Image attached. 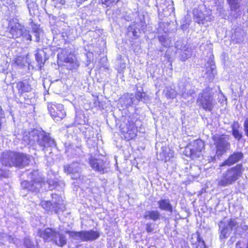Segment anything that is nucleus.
I'll list each match as a JSON object with an SVG mask.
<instances>
[{
	"mask_svg": "<svg viewBox=\"0 0 248 248\" xmlns=\"http://www.w3.org/2000/svg\"><path fill=\"white\" fill-rule=\"evenodd\" d=\"M244 128L245 135L248 137V117L246 118L244 123Z\"/></svg>",
	"mask_w": 248,
	"mask_h": 248,
	"instance_id": "ea45409f",
	"label": "nucleus"
},
{
	"mask_svg": "<svg viewBox=\"0 0 248 248\" xmlns=\"http://www.w3.org/2000/svg\"><path fill=\"white\" fill-rule=\"evenodd\" d=\"M194 20L199 24H204V21H207L203 13L197 9L193 10Z\"/></svg>",
	"mask_w": 248,
	"mask_h": 248,
	"instance_id": "5701e85b",
	"label": "nucleus"
},
{
	"mask_svg": "<svg viewBox=\"0 0 248 248\" xmlns=\"http://www.w3.org/2000/svg\"><path fill=\"white\" fill-rule=\"evenodd\" d=\"M158 207L162 210L172 212V206L169 199H161L157 202Z\"/></svg>",
	"mask_w": 248,
	"mask_h": 248,
	"instance_id": "aec40b11",
	"label": "nucleus"
},
{
	"mask_svg": "<svg viewBox=\"0 0 248 248\" xmlns=\"http://www.w3.org/2000/svg\"><path fill=\"white\" fill-rule=\"evenodd\" d=\"M243 170L241 164L228 169L216 180L217 185L219 186H227L233 184L242 176Z\"/></svg>",
	"mask_w": 248,
	"mask_h": 248,
	"instance_id": "f257e3e1",
	"label": "nucleus"
},
{
	"mask_svg": "<svg viewBox=\"0 0 248 248\" xmlns=\"http://www.w3.org/2000/svg\"><path fill=\"white\" fill-rule=\"evenodd\" d=\"M31 133V131L24 134L23 137V140L26 144L32 145L35 143V141L32 140V136L30 134Z\"/></svg>",
	"mask_w": 248,
	"mask_h": 248,
	"instance_id": "72a5a7b5",
	"label": "nucleus"
},
{
	"mask_svg": "<svg viewBox=\"0 0 248 248\" xmlns=\"http://www.w3.org/2000/svg\"><path fill=\"white\" fill-rule=\"evenodd\" d=\"M204 147L203 141L201 140H197L191 142L187 147V149L189 150L190 157L194 159L201 156Z\"/></svg>",
	"mask_w": 248,
	"mask_h": 248,
	"instance_id": "6e6552de",
	"label": "nucleus"
},
{
	"mask_svg": "<svg viewBox=\"0 0 248 248\" xmlns=\"http://www.w3.org/2000/svg\"><path fill=\"white\" fill-rule=\"evenodd\" d=\"M47 108L52 118L55 121H60L66 116L63 106L61 104H57L55 102L48 103Z\"/></svg>",
	"mask_w": 248,
	"mask_h": 248,
	"instance_id": "423d86ee",
	"label": "nucleus"
},
{
	"mask_svg": "<svg viewBox=\"0 0 248 248\" xmlns=\"http://www.w3.org/2000/svg\"><path fill=\"white\" fill-rule=\"evenodd\" d=\"M195 93V92L193 90H191L186 93H182L181 96L185 99H187L189 96H192Z\"/></svg>",
	"mask_w": 248,
	"mask_h": 248,
	"instance_id": "4c0bfd02",
	"label": "nucleus"
},
{
	"mask_svg": "<svg viewBox=\"0 0 248 248\" xmlns=\"http://www.w3.org/2000/svg\"><path fill=\"white\" fill-rule=\"evenodd\" d=\"M45 55V52L43 50L39 49L37 52L35 54V58L39 64H44L45 60L43 59V57Z\"/></svg>",
	"mask_w": 248,
	"mask_h": 248,
	"instance_id": "7c9ffc66",
	"label": "nucleus"
},
{
	"mask_svg": "<svg viewBox=\"0 0 248 248\" xmlns=\"http://www.w3.org/2000/svg\"><path fill=\"white\" fill-rule=\"evenodd\" d=\"M74 62V59L73 58V57H71V62L73 63Z\"/></svg>",
	"mask_w": 248,
	"mask_h": 248,
	"instance_id": "de8ad7c7",
	"label": "nucleus"
},
{
	"mask_svg": "<svg viewBox=\"0 0 248 248\" xmlns=\"http://www.w3.org/2000/svg\"><path fill=\"white\" fill-rule=\"evenodd\" d=\"M177 48L176 53L180 55L179 57L182 61H185L191 56V48L181 41H177L175 43Z\"/></svg>",
	"mask_w": 248,
	"mask_h": 248,
	"instance_id": "1a4fd4ad",
	"label": "nucleus"
},
{
	"mask_svg": "<svg viewBox=\"0 0 248 248\" xmlns=\"http://www.w3.org/2000/svg\"><path fill=\"white\" fill-rule=\"evenodd\" d=\"M49 188L50 189H52V188H51V186H50V187H49Z\"/></svg>",
	"mask_w": 248,
	"mask_h": 248,
	"instance_id": "8fccbe9b",
	"label": "nucleus"
},
{
	"mask_svg": "<svg viewBox=\"0 0 248 248\" xmlns=\"http://www.w3.org/2000/svg\"><path fill=\"white\" fill-rule=\"evenodd\" d=\"M227 1L230 6L232 16L234 17H237L239 8L238 0H227Z\"/></svg>",
	"mask_w": 248,
	"mask_h": 248,
	"instance_id": "4be33fe9",
	"label": "nucleus"
},
{
	"mask_svg": "<svg viewBox=\"0 0 248 248\" xmlns=\"http://www.w3.org/2000/svg\"><path fill=\"white\" fill-rule=\"evenodd\" d=\"M160 213L158 211H147L144 213V218L146 219L149 218L154 221H155L160 218Z\"/></svg>",
	"mask_w": 248,
	"mask_h": 248,
	"instance_id": "b1692460",
	"label": "nucleus"
},
{
	"mask_svg": "<svg viewBox=\"0 0 248 248\" xmlns=\"http://www.w3.org/2000/svg\"><path fill=\"white\" fill-rule=\"evenodd\" d=\"M42 185H46L44 182L40 181H36L34 179L31 182L24 181L21 183L22 190H27L32 192H39Z\"/></svg>",
	"mask_w": 248,
	"mask_h": 248,
	"instance_id": "9b49d317",
	"label": "nucleus"
},
{
	"mask_svg": "<svg viewBox=\"0 0 248 248\" xmlns=\"http://www.w3.org/2000/svg\"><path fill=\"white\" fill-rule=\"evenodd\" d=\"M31 34L34 36V41L39 42L40 38L43 34V31L38 27L35 26L32 28Z\"/></svg>",
	"mask_w": 248,
	"mask_h": 248,
	"instance_id": "bb28decb",
	"label": "nucleus"
},
{
	"mask_svg": "<svg viewBox=\"0 0 248 248\" xmlns=\"http://www.w3.org/2000/svg\"><path fill=\"white\" fill-rule=\"evenodd\" d=\"M14 158L15 162V166L16 167H20L27 166L30 162L29 156L24 154L15 153Z\"/></svg>",
	"mask_w": 248,
	"mask_h": 248,
	"instance_id": "2eb2a0df",
	"label": "nucleus"
},
{
	"mask_svg": "<svg viewBox=\"0 0 248 248\" xmlns=\"http://www.w3.org/2000/svg\"><path fill=\"white\" fill-rule=\"evenodd\" d=\"M32 140L36 142L38 145L44 150L47 147L55 146L54 139H52L49 134L43 130L33 129L30 134Z\"/></svg>",
	"mask_w": 248,
	"mask_h": 248,
	"instance_id": "f03ea898",
	"label": "nucleus"
},
{
	"mask_svg": "<svg viewBox=\"0 0 248 248\" xmlns=\"http://www.w3.org/2000/svg\"><path fill=\"white\" fill-rule=\"evenodd\" d=\"M24 26L19 24L16 19L10 20L8 31L6 32V36L10 38H16L21 37Z\"/></svg>",
	"mask_w": 248,
	"mask_h": 248,
	"instance_id": "0eeeda50",
	"label": "nucleus"
},
{
	"mask_svg": "<svg viewBox=\"0 0 248 248\" xmlns=\"http://www.w3.org/2000/svg\"><path fill=\"white\" fill-rule=\"evenodd\" d=\"M16 88L18 93L21 95L24 93L29 92L31 90V87L29 82L27 80L19 82L16 84Z\"/></svg>",
	"mask_w": 248,
	"mask_h": 248,
	"instance_id": "6ab92c4d",
	"label": "nucleus"
},
{
	"mask_svg": "<svg viewBox=\"0 0 248 248\" xmlns=\"http://www.w3.org/2000/svg\"><path fill=\"white\" fill-rule=\"evenodd\" d=\"M42 207L46 211L53 210V203L49 201H42L41 202Z\"/></svg>",
	"mask_w": 248,
	"mask_h": 248,
	"instance_id": "f704fd0d",
	"label": "nucleus"
},
{
	"mask_svg": "<svg viewBox=\"0 0 248 248\" xmlns=\"http://www.w3.org/2000/svg\"><path fill=\"white\" fill-rule=\"evenodd\" d=\"M137 16L135 19L134 24L130 27L133 30V33L136 36L137 33V30L140 32H144L146 29V24L145 22L144 16L139 13L137 14Z\"/></svg>",
	"mask_w": 248,
	"mask_h": 248,
	"instance_id": "9d476101",
	"label": "nucleus"
},
{
	"mask_svg": "<svg viewBox=\"0 0 248 248\" xmlns=\"http://www.w3.org/2000/svg\"><path fill=\"white\" fill-rule=\"evenodd\" d=\"M53 203V210L58 213L59 212L63 211L65 209V205L62 199H59L58 202L52 201Z\"/></svg>",
	"mask_w": 248,
	"mask_h": 248,
	"instance_id": "a878e982",
	"label": "nucleus"
},
{
	"mask_svg": "<svg viewBox=\"0 0 248 248\" xmlns=\"http://www.w3.org/2000/svg\"><path fill=\"white\" fill-rule=\"evenodd\" d=\"M126 97L127 99L126 105L131 106L133 104V98L132 94H127Z\"/></svg>",
	"mask_w": 248,
	"mask_h": 248,
	"instance_id": "58836bf2",
	"label": "nucleus"
},
{
	"mask_svg": "<svg viewBox=\"0 0 248 248\" xmlns=\"http://www.w3.org/2000/svg\"><path fill=\"white\" fill-rule=\"evenodd\" d=\"M219 230L220 231V238L224 239L229 237L231 233V230L228 228L226 223L221 221L219 224Z\"/></svg>",
	"mask_w": 248,
	"mask_h": 248,
	"instance_id": "a211bd4d",
	"label": "nucleus"
},
{
	"mask_svg": "<svg viewBox=\"0 0 248 248\" xmlns=\"http://www.w3.org/2000/svg\"><path fill=\"white\" fill-rule=\"evenodd\" d=\"M58 232L55 229L47 228L44 230H40L38 232V234L45 240L54 242L57 236Z\"/></svg>",
	"mask_w": 248,
	"mask_h": 248,
	"instance_id": "f8f14e48",
	"label": "nucleus"
},
{
	"mask_svg": "<svg viewBox=\"0 0 248 248\" xmlns=\"http://www.w3.org/2000/svg\"><path fill=\"white\" fill-rule=\"evenodd\" d=\"M217 11L219 13L220 15H221L223 18H225L227 16L226 11L223 9L222 7L219 6L217 9Z\"/></svg>",
	"mask_w": 248,
	"mask_h": 248,
	"instance_id": "a19ab883",
	"label": "nucleus"
},
{
	"mask_svg": "<svg viewBox=\"0 0 248 248\" xmlns=\"http://www.w3.org/2000/svg\"><path fill=\"white\" fill-rule=\"evenodd\" d=\"M226 224L231 231H232L233 228L237 227L238 225L237 221L234 219H230L228 222V223Z\"/></svg>",
	"mask_w": 248,
	"mask_h": 248,
	"instance_id": "c9c22d12",
	"label": "nucleus"
},
{
	"mask_svg": "<svg viewBox=\"0 0 248 248\" xmlns=\"http://www.w3.org/2000/svg\"><path fill=\"white\" fill-rule=\"evenodd\" d=\"M48 184L49 185H50V182H48Z\"/></svg>",
	"mask_w": 248,
	"mask_h": 248,
	"instance_id": "3c124183",
	"label": "nucleus"
},
{
	"mask_svg": "<svg viewBox=\"0 0 248 248\" xmlns=\"http://www.w3.org/2000/svg\"><path fill=\"white\" fill-rule=\"evenodd\" d=\"M232 135L236 140H239L242 137V132L239 130L240 126L238 122L234 121L232 124Z\"/></svg>",
	"mask_w": 248,
	"mask_h": 248,
	"instance_id": "412c9836",
	"label": "nucleus"
},
{
	"mask_svg": "<svg viewBox=\"0 0 248 248\" xmlns=\"http://www.w3.org/2000/svg\"><path fill=\"white\" fill-rule=\"evenodd\" d=\"M54 242L56 245L62 247L66 244L67 240L64 234L58 232L57 236H56V238L55 239Z\"/></svg>",
	"mask_w": 248,
	"mask_h": 248,
	"instance_id": "393cba45",
	"label": "nucleus"
},
{
	"mask_svg": "<svg viewBox=\"0 0 248 248\" xmlns=\"http://www.w3.org/2000/svg\"><path fill=\"white\" fill-rule=\"evenodd\" d=\"M64 168L65 172L73 175V179H77L80 176V167L78 163L74 162L70 165H65Z\"/></svg>",
	"mask_w": 248,
	"mask_h": 248,
	"instance_id": "4468645a",
	"label": "nucleus"
},
{
	"mask_svg": "<svg viewBox=\"0 0 248 248\" xmlns=\"http://www.w3.org/2000/svg\"><path fill=\"white\" fill-rule=\"evenodd\" d=\"M24 244L27 248H31L32 246L31 242L30 239L26 238L24 241Z\"/></svg>",
	"mask_w": 248,
	"mask_h": 248,
	"instance_id": "37998d69",
	"label": "nucleus"
},
{
	"mask_svg": "<svg viewBox=\"0 0 248 248\" xmlns=\"http://www.w3.org/2000/svg\"><path fill=\"white\" fill-rule=\"evenodd\" d=\"M243 157V154L241 152H234L233 154L222 162L219 166L223 167L225 166H230L238 162Z\"/></svg>",
	"mask_w": 248,
	"mask_h": 248,
	"instance_id": "dca6fc26",
	"label": "nucleus"
},
{
	"mask_svg": "<svg viewBox=\"0 0 248 248\" xmlns=\"http://www.w3.org/2000/svg\"><path fill=\"white\" fill-rule=\"evenodd\" d=\"M146 230L147 232H150L153 231V229L151 223H147L146 225Z\"/></svg>",
	"mask_w": 248,
	"mask_h": 248,
	"instance_id": "c03bdc74",
	"label": "nucleus"
},
{
	"mask_svg": "<svg viewBox=\"0 0 248 248\" xmlns=\"http://www.w3.org/2000/svg\"><path fill=\"white\" fill-rule=\"evenodd\" d=\"M214 144L216 148V154L221 156L230 148L229 137L224 135H215L212 137Z\"/></svg>",
	"mask_w": 248,
	"mask_h": 248,
	"instance_id": "20e7f679",
	"label": "nucleus"
},
{
	"mask_svg": "<svg viewBox=\"0 0 248 248\" xmlns=\"http://www.w3.org/2000/svg\"><path fill=\"white\" fill-rule=\"evenodd\" d=\"M135 97L139 101L146 102L149 99V97L144 92L137 91L135 94Z\"/></svg>",
	"mask_w": 248,
	"mask_h": 248,
	"instance_id": "2f4dec72",
	"label": "nucleus"
},
{
	"mask_svg": "<svg viewBox=\"0 0 248 248\" xmlns=\"http://www.w3.org/2000/svg\"><path fill=\"white\" fill-rule=\"evenodd\" d=\"M186 150H186V152H188V151H189V150H187V149H186Z\"/></svg>",
	"mask_w": 248,
	"mask_h": 248,
	"instance_id": "603ef678",
	"label": "nucleus"
},
{
	"mask_svg": "<svg viewBox=\"0 0 248 248\" xmlns=\"http://www.w3.org/2000/svg\"><path fill=\"white\" fill-rule=\"evenodd\" d=\"M197 248H206V245L204 241L202 240V239L200 237V236H198L197 238V244L196 246Z\"/></svg>",
	"mask_w": 248,
	"mask_h": 248,
	"instance_id": "e433bc0d",
	"label": "nucleus"
},
{
	"mask_svg": "<svg viewBox=\"0 0 248 248\" xmlns=\"http://www.w3.org/2000/svg\"><path fill=\"white\" fill-rule=\"evenodd\" d=\"M72 238L81 241H92L97 239L100 234L97 231L93 230L81 231L80 232L66 231Z\"/></svg>",
	"mask_w": 248,
	"mask_h": 248,
	"instance_id": "39448f33",
	"label": "nucleus"
},
{
	"mask_svg": "<svg viewBox=\"0 0 248 248\" xmlns=\"http://www.w3.org/2000/svg\"><path fill=\"white\" fill-rule=\"evenodd\" d=\"M7 175V173L5 171H3L2 170H0V177H6Z\"/></svg>",
	"mask_w": 248,
	"mask_h": 248,
	"instance_id": "a18cd8bd",
	"label": "nucleus"
},
{
	"mask_svg": "<svg viewBox=\"0 0 248 248\" xmlns=\"http://www.w3.org/2000/svg\"><path fill=\"white\" fill-rule=\"evenodd\" d=\"M197 102L204 110L211 111L216 104L212 89L209 87L203 89L199 94Z\"/></svg>",
	"mask_w": 248,
	"mask_h": 248,
	"instance_id": "7ed1b4c3",
	"label": "nucleus"
},
{
	"mask_svg": "<svg viewBox=\"0 0 248 248\" xmlns=\"http://www.w3.org/2000/svg\"><path fill=\"white\" fill-rule=\"evenodd\" d=\"M137 129L134 126L130 129H128L124 135L125 138L126 140H129L134 139L137 135Z\"/></svg>",
	"mask_w": 248,
	"mask_h": 248,
	"instance_id": "c756f323",
	"label": "nucleus"
},
{
	"mask_svg": "<svg viewBox=\"0 0 248 248\" xmlns=\"http://www.w3.org/2000/svg\"><path fill=\"white\" fill-rule=\"evenodd\" d=\"M4 116V114L3 113L2 109L1 108V106H0V117H3Z\"/></svg>",
	"mask_w": 248,
	"mask_h": 248,
	"instance_id": "49530a36",
	"label": "nucleus"
},
{
	"mask_svg": "<svg viewBox=\"0 0 248 248\" xmlns=\"http://www.w3.org/2000/svg\"><path fill=\"white\" fill-rule=\"evenodd\" d=\"M230 241H231V240L233 241V240H232V237H231V238H230Z\"/></svg>",
	"mask_w": 248,
	"mask_h": 248,
	"instance_id": "09e8293b",
	"label": "nucleus"
},
{
	"mask_svg": "<svg viewBox=\"0 0 248 248\" xmlns=\"http://www.w3.org/2000/svg\"><path fill=\"white\" fill-rule=\"evenodd\" d=\"M91 167L96 171L104 173L105 166L103 160L100 159L91 158L90 160Z\"/></svg>",
	"mask_w": 248,
	"mask_h": 248,
	"instance_id": "f3484780",
	"label": "nucleus"
},
{
	"mask_svg": "<svg viewBox=\"0 0 248 248\" xmlns=\"http://www.w3.org/2000/svg\"><path fill=\"white\" fill-rule=\"evenodd\" d=\"M102 1L103 4L109 6L111 4L117 2L118 0H102Z\"/></svg>",
	"mask_w": 248,
	"mask_h": 248,
	"instance_id": "79ce46f5",
	"label": "nucleus"
},
{
	"mask_svg": "<svg viewBox=\"0 0 248 248\" xmlns=\"http://www.w3.org/2000/svg\"><path fill=\"white\" fill-rule=\"evenodd\" d=\"M15 152L9 151L3 153L0 161L2 165L6 166H15Z\"/></svg>",
	"mask_w": 248,
	"mask_h": 248,
	"instance_id": "ddd939ff",
	"label": "nucleus"
},
{
	"mask_svg": "<svg viewBox=\"0 0 248 248\" xmlns=\"http://www.w3.org/2000/svg\"><path fill=\"white\" fill-rule=\"evenodd\" d=\"M162 155L164 156V159L166 162L173 156V152L169 148L165 147L163 149Z\"/></svg>",
	"mask_w": 248,
	"mask_h": 248,
	"instance_id": "cd10ccee",
	"label": "nucleus"
},
{
	"mask_svg": "<svg viewBox=\"0 0 248 248\" xmlns=\"http://www.w3.org/2000/svg\"><path fill=\"white\" fill-rule=\"evenodd\" d=\"M165 92V95L167 98H170V99H173L176 97L177 94L176 91L172 89L171 87H167Z\"/></svg>",
	"mask_w": 248,
	"mask_h": 248,
	"instance_id": "473e14b6",
	"label": "nucleus"
},
{
	"mask_svg": "<svg viewBox=\"0 0 248 248\" xmlns=\"http://www.w3.org/2000/svg\"><path fill=\"white\" fill-rule=\"evenodd\" d=\"M21 36L22 37L23 41L27 44H29L32 40V35L30 33V31L26 30L24 28L23 29V31L21 33Z\"/></svg>",
	"mask_w": 248,
	"mask_h": 248,
	"instance_id": "c85d7f7f",
	"label": "nucleus"
}]
</instances>
